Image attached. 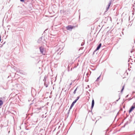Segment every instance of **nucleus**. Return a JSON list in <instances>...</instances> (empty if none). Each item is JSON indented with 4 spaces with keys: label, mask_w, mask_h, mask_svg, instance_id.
Listing matches in <instances>:
<instances>
[{
    "label": "nucleus",
    "mask_w": 135,
    "mask_h": 135,
    "mask_svg": "<svg viewBox=\"0 0 135 135\" xmlns=\"http://www.w3.org/2000/svg\"><path fill=\"white\" fill-rule=\"evenodd\" d=\"M135 108V103H134L129 110V113H131Z\"/></svg>",
    "instance_id": "obj_1"
},
{
    "label": "nucleus",
    "mask_w": 135,
    "mask_h": 135,
    "mask_svg": "<svg viewBox=\"0 0 135 135\" xmlns=\"http://www.w3.org/2000/svg\"><path fill=\"white\" fill-rule=\"evenodd\" d=\"M74 27L71 25H69L66 27V28L68 30L72 29Z\"/></svg>",
    "instance_id": "obj_2"
},
{
    "label": "nucleus",
    "mask_w": 135,
    "mask_h": 135,
    "mask_svg": "<svg viewBox=\"0 0 135 135\" xmlns=\"http://www.w3.org/2000/svg\"><path fill=\"white\" fill-rule=\"evenodd\" d=\"M40 51L41 53L43 54V51L44 50V48L42 47L41 46L40 47Z\"/></svg>",
    "instance_id": "obj_3"
},
{
    "label": "nucleus",
    "mask_w": 135,
    "mask_h": 135,
    "mask_svg": "<svg viewBox=\"0 0 135 135\" xmlns=\"http://www.w3.org/2000/svg\"><path fill=\"white\" fill-rule=\"evenodd\" d=\"M101 43H100L98 45V47H97L96 50V51H97L100 48V47L101 46Z\"/></svg>",
    "instance_id": "obj_4"
},
{
    "label": "nucleus",
    "mask_w": 135,
    "mask_h": 135,
    "mask_svg": "<svg viewBox=\"0 0 135 135\" xmlns=\"http://www.w3.org/2000/svg\"><path fill=\"white\" fill-rule=\"evenodd\" d=\"M94 100L93 99L92 101L91 107V108H93L94 106Z\"/></svg>",
    "instance_id": "obj_5"
},
{
    "label": "nucleus",
    "mask_w": 135,
    "mask_h": 135,
    "mask_svg": "<svg viewBox=\"0 0 135 135\" xmlns=\"http://www.w3.org/2000/svg\"><path fill=\"white\" fill-rule=\"evenodd\" d=\"M3 102L2 100H0V106L3 104Z\"/></svg>",
    "instance_id": "obj_6"
},
{
    "label": "nucleus",
    "mask_w": 135,
    "mask_h": 135,
    "mask_svg": "<svg viewBox=\"0 0 135 135\" xmlns=\"http://www.w3.org/2000/svg\"><path fill=\"white\" fill-rule=\"evenodd\" d=\"M74 103H72V104H71V106L70 107V109H71V108H72V107H73V105H74Z\"/></svg>",
    "instance_id": "obj_7"
},
{
    "label": "nucleus",
    "mask_w": 135,
    "mask_h": 135,
    "mask_svg": "<svg viewBox=\"0 0 135 135\" xmlns=\"http://www.w3.org/2000/svg\"><path fill=\"white\" fill-rule=\"evenodd\" d=\"M124 86H125V85H124L123 86V87H122V88L121 90V92H122L123 90L124 89Z\"/></svg>",
    "instance_id": "obj_8"
},
{
    "label": "nucleus",
    "mask_w": 135,
    "mask_h": 135,
    "mask_svg": "<svg viewBox=\"0 0 135 135\" xmlns=\"http://www.w3.org/2000/svg\"><path fill=\"white\" fill-rule=\"evenodd\" d=\"M111 2H110L109 3V4H108V7L107 8V9H108L110 7V4H111Z\"/></svg>",
    "instance_id": "obj_9"
},
{
    "label": "nucleus",
    "mask_w": 135,
    "mask_h": 135,
    "mask_svg": "<svg viewBox=\"0 0 135 135\" xmlns=\"http://www.w3.org/2000/svg\"><path fill=\"white\" fill-rule=\"evenodd\" d=\"M77 88L74 91V92H73V93L74 94H75V93H76V91L77 90Z\"/></svg>",
    "instance_id": "obj_10"
},
{
    "label": "nucleus",
    "mask_w": 135,
    "mask_h": 135,
    "mask_svg": "<svg viewBox=\"0 0 135 135\" xmlns=\"http://www.w3.org/2000/svg\"><path fill=\"white\" fill-rule=\"evenodd\" d=\"M77 100H75L73 102V103L74 104H75L76 102V101H77Z\"/></svg>",
    "instance_id": "obj_11"
},
{
    "label": "nucleus",
    "mask_w": 135,
    "mask_h": 135,
    "mask_svg": "<svg viewBox=\"0 0 135 135\" xmlns=\"http://www.w3.org/2000/svg\"><path fill=\"white\" fill-rule=\"evenodd\" d=\"M21 1L24 2V0H20Z\"/></svg>",
    "instance_id": "obj_12"
},
{
    "label": "nucleus",
    "mask_w": 135,
    "mask_h": 135,
    "mask_svg": "<svg viewBox=\"0 0 135 135\" xmlns=\"http://www.w3.org/2000/svg\"><path fill=\"white\" fill-rule=\"evenodd\" d=\"M79 97H77V99L76 100H78V99H79Z\"/></svg>",
    "instance_id": "obj_13"
},
{
    "label": "nucleus",
    "mask_w": 135,
    "mask_h": 135,
    "mask_svg": "<svg viewBox=\"0 0 135 135\" xmlns=\"http://www.w3.org/2000/svg\"><path fill=\"white\" fill-rule=\"evenodd\" d=\"M72 83L71 82L70 84V85H72Z\"/></svg>",
    "instance_id": "obj_14"
},
{
    "label": "nucleus",
    "mask_w": 135,
    "mask_h": 135,
    "mask_svg": "<svg viewBox=\"0 0 135 135\" xmlns=\"http://www.w3.org/2000/svg\"><path fill=\"white\" fill-rule=\"evenodd\" d=\"M0 38H1V37L0 36ZM1 41V39H0V41Z\"/></svg>",
    "instance_id": "obj_15"
},
{
    "label": "nucleus",
    "mask_w": 135,
    "mask_h": 135,
    "mask_svg": "<svg viewBox=\"0 0 135 135\" xmlns=\"http://www.w3.org/2000/svg\"><path fill=\"white\" fill-rule=\"evenodd\" d=\"M99 77L98 78V79H99Z\"/></svg>",
    "instance_id": "obj_16"
},
{
    "label": "nucleus",
    "mask_w": 135,
    "mask_h": 135,
    "mask_svg": "<svg viewBox=\"0 0 135 135\" xmlns=\"http://www.w3.org/2000/svg\"><path fill=\"white\" fill-rule=\"evenodd\" d=\"M99 77L98 78V79H99Z\"/></svg>",
    "instance_id": "obj_17"
}]
</instances>
